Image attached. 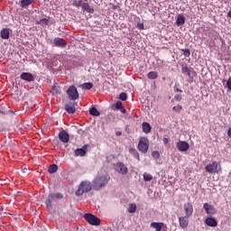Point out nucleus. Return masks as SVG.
<instances>
[{
    "label": "nucleus",
    "instance_id": "obj_1",
    "mask_svg": "<svg viewBox=\"0 0 231 231\" xmlns=\"http://www.w3.org/2000/svg\"><path fill=\"white\" fill-rule=\"evenodd\" d=\"M109 181V176L107 174L97 175L93 180V187L96 190L104 189Z\"/></svg>",
    "mask_w": 231,
    "mask_h": 231
},
{
    "label": "nucleus",
    "instance_id": "obj_2",
    "mask_svg": "<svg viewBox=\"0 0 231 231\" xmlns=\"http://www.w3.org/2000/svg\"><path fill=\"white\" fill-rule=\"evenodd\" d=\"M92 187L91 182L82 181L76 191V196H83L85 192H89Z\"/></svg>",
    "mask_w": 231,
    "mask_h": 231
},
{
    "label": "nucleus",
    "instance_id": "obj_3",
    "mask_svg": "<svg viewBox=\"0 0 231 231\" xmlns=\"http://www.w3.org/2000/svg\"><path fill=\"white\" fill-rule=\"evenodd\" d=\"M63 196L60 193H51L48 196L46 207L47 208H51V206L53 205V201H57V199H62Z\"/></svg>",
    "mask_w": 231,
    "mask_h": 231
},
{
    "label": "nucleus",
    "instance_id": "obj_4",
    "mask_svg": "<svg viewBox=\"0 0 231 231\" xmlns=\"http://www.w3.org/2000/svg\"><path fill=\"white\" fill-rule=\"evenodd\" d=\"M84 219H86L87 222L93 226H98V225H100V218L95 217L93 214H85Z\"/></svg>",
    "mask_w": 231,
    "mask_h": 231
},
{
    "label": "nucleus",
    "instance_id": "obj_5",
    "mask_svg": "<svg viewBox=\"0 0 231 231\" xmlns=\"http://www.w3.org/2000/svg\"><path fill=\"white\" fill-rule=\"evenodd\" d=\"M138 150L143 153L147 152V151H149V139L146 137H141L138 143Z\"/></svg>",
    "mask_w": 231,
    "mask_h": 231
},
{
    "label": "nucleus",
    "instance_id": "obj_6",
    "mask_svg": "<svg viewBox=\"0 0 231 231\" xmlns=\"http://www.w3.org/2000/svg\"><path fill=\"white\" fill-rule=\"evenodd\" d=\"M67 95H68L69 100H78L79 90L77 89V87L70 86L67 90Z\"/></svg>",
    "mask_w": 231,
    "mask_h": 231
},
{
    "label": "nucleus",
    "instance_id": "obj_7",
    "mask_svg": "<svg viewBox=\"0 0 231 231\" xmlns=\"http://www.w3.org/2000/svg\"><path fill=\"white\" fill-rule=\"evenodd\" d=\"M115 171H116V172H118L119 174H123V175H125L127 174V172H129V170L127 169L125 164H124L123 162L116 163Z\"/></svg>",
    "mask_w": 231,
    "mask_h": 231
},
{
    "label": "nucleus",
    "instance_id": "obj_8",
    "mask_svg": "<svg viewBox=\"0 0 231 231\" xmlns=\"http://www.w3.org/2000/svg\"><path fill=\"white\" fill-rule=\"evenodd\" d=\"M176 147H177L178 151H180V152H187V151H189V149H190V145L189 144V143H187L185 141H179L176 143Z\"/></svg>",
    "mask_w": 231,
    "mask_h": 231
},
{
    "label": "nucleus",
    "instance_id": "obj_9",
    "mask_svg": "<svg viewBox=\"0 0 231 231\" xmlns=\"http://www.w3.org/2000/svg\"><path fill=\"white\" fill-rule=\"evenodd\" d=\"M181 71L183 75H186L187 77H189V79H194V76L196 75V72L192 68H189L186 66H182Z\"/></svg>",
    "mask_w": 231,
    "mask_h": 231
},
{
    "label": "nucleus",
    "instance_id": "obj_10",
    "mask_svg": "<svg viewBox=\"0 0 231 231\" xmlns=\"http://www.w3.org/2000/svg\"><path fill=\"white\" fill-rule=\"evenodd\" d=\"M203 208L206 214H208V216H214V214H216V208H214V206H212L211 204L204 203Z\"/></svg>",
    "mask_w": 231,
    "mask_h": 231
},
{
    "label": "nucleus",
    "instance_id": "obj_11",
    "mask_svg": "<svg viewBox=\"0 0 231 231\" xmlns=\"http://www.w3.org/2000/svg\"><path fill=\"white\" fill-rule=\"evenodd\" d=\"M206 171L209 174H216L217 172V162H213L211 164L207 165Z\"/></svg>",
    "mask_w": 231,
    "mask_h": 231
},
{
    "label": "nucleus",
    "instance_id": "obj_12",
    "mask_svg": "<svg viewBox=\"0 0 231 231\" xmlns=\"http://www.w3.org/2000/svg\"><path fill=\"white\" fill-rule=\"evenodd\" d=\"M20 79H22V80H26L27 82H33V80H35V76L29 72H23L21 74Z\"/></svg>",
    "mask_w": 231,
    "mask_h": 231
},
{
    "label": "nucleus",
    "instance_id": "obj_13",
    "mask_svg": "<svg viewBox=\"0 0 231 231\" xmlns=\"http://www.w3.org/2000/svg\"><path fill=\"white\" fill-rule=\"evenodd\" d=\"M59 138L62 143H68L69 142V134L66 131H61L59 134Z\"/></svg>",
    "mask_w": 231,
    "mask_h": 231
},
{
    "label": "nucleus",
    "instance_id": "obj_14",
    "mask_svg": "<svg viewBox=\"0 0 231 231\" xmlns=\"http://www.w3.org/2000/svg\"><path fill=\"white\" fill-rule=\"evenodd\" d=\"M184 211L186 216H188V217H190V216H192L193 212H194V208L192 207V204L187 202L184 204Z\"/></svg>",
    "mask_w": 231,
    "mask_h": 231
},
{
    "label": "nucleus",
    "instance_id": "obj_15",
    "mask_svg": "<svg viewBox=\"0 0 231 231\" xmlns=\"http://www.w3.org/2000/svg\"><path fill=\"white\" fill-rule=\"evenodd\" d=\"M190 217L185 216V217H179V223H180V226L182 228H187V226H189V218Z\"/></svg>",
    "mask_w": 231,
    "mask_h": 231
},
{
    "label": "nucleus",
    "instance_id": "obj_16",
    "mask_svg": "<svg viewBox=\"0 0 231 231\" xmlns=\"http://www.w3.org/2000/svg\"><path fill=\"white\" fill-rule=\"evenodd\" d=\"M10 33H12V30L10 28H4L0 32V37L5 40L10 39Z\"/></svg>",
    "mask_w": 231,
    "mask_h": 231
},
{
    "label": "nucleus",
    "instance_id": "obj_17",
    "mask_svg": "<svg viewBox=\"0 0 231 231\" xmlns=\"http://www.w3.org/2000/svg\"><path fill=\"white\" fill-rule=\"evenodd\" d=\"M53 42H54V46H57L58 48H66V45H67L64 39L60 37L55 38Z\"/></svg>",
    "mask_w": 231,
    "mask_h": 231
},
{
    "label": "nucleus",
    "instance_id": "obj_18",
    "mask_svg": "<svg viewBox=\"0 0 231 231\" xmlns=\"http://www.w3.org/2000/svg\"><path fill=\"white\" fill-rule=\"evenodd\" d=\"M205 223L208 226H211V227L217 226V220H216V218L212 217H207L205 220Z\"/></svg>",
    "mask_w": 231,
    "mask_h": 231
},
{
    "label": "nucleus",
    "instance_id": "obj_19",
    "mask_svg": "<svg viewBox=\"0 0 231 231\" xmlns=\"http://www.w3.org/2000/svg\"><path fill=\"white\" fill-rule=\"evenodd\" d=\"M83 12H87V14H95V9L89 5L88 3H84L81 7Z\"/></svg>",
    "mask_w": 231,
    "mask_h": 231
},
{
    "label": "nucleus",
    "instance_id": "obj_20",
    "mask_svg": "<svg viewBox=\"0 0 231 231\" xmlns=\"http://www.w3.org/2000/svg\"><path fill=\"white\" fill-rule=\"evenodd\" d=\"M88 149V145H84L83 148H78L75 151V156H86V150Z\"/></svg>",
    "mask_w": 231,
    "mask_h": 231
},
{
    "label": "nucleus",
    "instance_id": "obj_21",
    "mask_svg": "<svg viewBox=\"0 0 231 231\" xmlns=\"http://www.w3.org/2000/svg\"><path fill=\"white\" fill-rule=\"evenodd\" d=\"M35 3V0H21L20 5L22 8H28L30 5H33Z\"/></svg>",
    "mask_w": 231,
    "mask_h": 231
},
{
    "label": "nucleus",
    "instance_id": "obj_22",
    "mask_svg": "<svg viewBox=\"0 0 231 231\" xmlns=\"http://www.w3.org/2000/svg\"><path fill=\"white\" fill-rule=\"evenodd\" d=\"M152 228H155V231H162V228H163V223L162 222H152L151 224Z\"/></svg>",
    "mask_w": 231,
    "mask_h": 231
},
{
    "label": "nucleus",
    "instance_id": "obj_23",
    "mask_svg": "<svg viewBox=\"0 0 231 231\" xmlns=\"http://www.w3.org/2000/svg\"><path fill=\"white\" fill-rule=\"evenodd\" d=\"M142 129L143 133H145V134H149V133H151V125H149V123L143 122L142 124Z\"/></svg>",
    "mask_w": 231,
    "mask_h": 231
},
{
    "label": "nucleus",
    "instance_id": "obj_24",
    "mask_svg": "<svg viewBox=\"0 0 231 231\" xmlns=\"http://www.w3.org/2000/svg\"><path fill=\"white\" fill-rule=\"evenodd\" d=\"M176 24L177 26H183V24H185V17L181 14H179L177 16Z\"/></svg>",
    "mask_w": 231,
    "mask_h": 231
},
{
    "label": "nucleus",
    "instance_id": "obj_25",
    "mask_svg": "<svg viewBox=\"0 0 231 231\" xmlns=\"http://www.w3.org/2000/svg\"><path fill=\"white\" fill-rule=\"evenodd\" d=\"M65 111H67V113H69V115H74L75 111H77L75 109V106H70V105H65Z\"/></svg>",
    "mask_w": 231,
    "mask_h": 231
},
{
    "label": "nucleus",
    "instance_id": "obj_26",
    "mask_svg": "<svg viewBox=\"0 0 231 231\" xmlns=\"http://www.w3.org/2000/svg\"><path fill=\"white\" fill-rule=\"evenodd\" d=\"M89 115L92 116H100V112L97 109V107L93 106L89 109Z\"/></svg>",
    "mask_w": 231,
    "mask_h": 231
},
{
    "label": "nucleus",
    "instance_id": "obj_27",
    "mask_svg": "<svg viewBox=\"0 0 231 231\" xmlns=\"http://www.w3.org/2000/svg\"><path fill=\"white\" fill-rule=\"evenodd\" d=\"M57 171H59V166H57V164H51L48 169L50 174H54Z\"/></svg>",
    "mask_w": 231,
    "mask_h": 231
},
{
    "label": "nucleus",
    "instance_id": "obj_28",
    "mask_svg": "<svg viewBox=\"0 0 231 231\" xmlns=\"http://www.w3.org/2000/svg\"><path fill=\"white\" fill-rule=\"evenodd\" d=\"M148 79H150V80H155V79H158V72H156V71H150L148 73Z\"/></svg>",
    "mask_w": 231,
    "mask_h": 231
},
{
    "label": "nucleus",
    "instance_id": "obj_29",
    "mask_svg": "<svg viewBox=\"0 0 231 231\" xmlns=\"http://www.w3.org/2000/svg\"><path fill=\"white\" fill-rule=\"evenodd\" d=\"M128 212H129V214H134V212H136V204H134V203L129 204Z\"/></svg>",
    "mask_w": 231,
    "mask_h": 231
},
{
    "label": "nucleus",
    "instance_id": "obj_30",
    "mask_svg": "<svg viewBox=\"0 0 231 231\" xmlns=\"http://www.w3.org/2000/svg\"><path fill=\"white\" fill-rule=\"evenodd\" d=\"M84 1L82 0H74L73 1V6H76V8H82V6L84 5Z\"/></svg>",
    "mask_w": 231,
    "mask_h": 231
},
{
    "label": "nucleus",
    "instance_id": "obj_31",
    "mask_svg": "<svg viewBox=\"0 0 231 231\" xmlns=\"http://www.w3.org/2000/svg\"><path fill=\"white\" fill-rule=\"evenodd\" d=\"M129 152H130V154H132L133 156H134L137 160H140V155L138 154V151H136V149H134V148H130V149H129Z\"/></svg>",
    "mask_w": 231,
    "mask_h": 231
},
{
    "label": "nucleus",
    "instance_id": "obj_32",
    "mask_svg": "<svg viewBox=\"0 0 231 231\" xmlns=\"http://www.w3.org/2000/svg\"><path fill=\"white\" fill-rule=\"evenodd\" d=\"M143 178L144 181H152V175H151V173L144 172Z\"/></svg>",
    "mask_w": 231,
    "mask_h": 231
},
{
    "label": "nucleus",
    "instance_id": "obj_33",
    "mask_svg": "<svg viewBox=\"0 0 231 231\" xmlns=\"http://www.w3.org/2000/svg\"><path fill=\"white\" fill-rule=\"evenodd\" d=\"M82 89H91L93 88V83L86 82L81 85Z\"/></svg>",
    "mask_w": 231,
    "mask_h": 231
},
{
    "label": "nucleus",
    "instance_id": "obj_34",
    "mask_svg": "<svg viewBox=\"0 0 231 231\" xmlns=\"http://www.w3.org/2000/svg\"><path fill=\"white\" fill-rule=\"evenodd\" d=\"M181 51H183L184 57H190V50L189 49H181Z\"/></svg>",
    "mask_w": 231,
    "mask_h": 231
},
{
    "label": "nucleus",
    "instance_id": "obj_35",
    "mask_svg": "<svg viewBox=\"0 0 231 231\" xmlns=\"http://www.w3.org/2000/svg\"><path fill=\"white\" fill-rule=\"evenodd\" d=\"M50 23V20L48 18H42L38 22V24H48Z\"/></svg>",
    "mask_w": 231,
    "mask_h": 231
},
{
    "label": "nucleus",
    "instance_id": "obj_36",
    "mask_svg": "<svg viewBox=\"0 0 231 231\" xmlns=\"http://www.w3.org/2000/svg\"><path fill=\"white\" fill-rule=\"evenodd\" d=\"M119 98H120V100H122L123 102H125V100H127V94H125V93H121L120 95H119Z\"/></svg>",
    "mask_w": 231,
    "mask_h": 231
},
{
    "label": "nucleus",
    "instance_id": "obj_37",
    "mask_svg": "<svg viewBox=\"0 0 231 231\" xmlns=\"http://www.w3.org/2000/svg\"><path fill=\"white\" fill-rule=\"evenodd\" d=\"M181 109H183V107H181L180 105L172 107V111H175L176 113H180Z\"/></svg>",
    "mask_w": 231,
    "mask_h": 231
},
{
    "label": "nucleus",
    "instance_id": "obj_38",
    "mask_svg": "<svg viewBox=\"0 0 231 231\" xmlns=\"http://www.w3.org/2000/svg\"><path fill=\"white\" fill-rule=\"evenodd\" d=\"M152 156L155 159L158 160V158H160V152H152Z\"/></svg>",
    "mask_w": 231,
    "mask_h": 231
},
{
    "label": "nucleus",
    "instance_id": "obj_39",
    "mask_svg": "<svg viewBox=\"0 0 231 231\" xmlns=\"http://www.w3.org/2000/svg\"><path fill=\"white\" fill-rule=\"evenodd\" d=\"M124 107V105H122V102L118 101L116 104V108L121 110Z\"/></svg>",
    "mask_w": 231,
    "mask_h": 231
},
{
    "label": "nucleus",
    "instance_id": "obj_40",
    "mask_svg": "<svg viewBox=\"0 0 231 231\" xmlns=\"http://www.w3.org/2000/svg\"><path fill=\"white\" fill-rule=\"evenodd\" d=\"M174 100H176L177 102H181V95L180 94L175 95Z\"/></svg>",
    "mask_w": 231,
    "mask_h": 231
},
{
    "label": "nucleus",
    "instance_id": "obj_41",
    "mask_svg": "<svg viewBox=\"0 0 231 231\" xmlns=\"http://www.w3.org/2000/svg\"><path fill=\"white\" fill-rule=\"evenodd\" d=\"M226 87H227V89L231 91V78H229L228 80L226 81Z\"/></svg>",
    "mask_w": 231,
    "mask_h": 231
},
{
    "label": "nucleus",
    "instance_id": "obj_42",
    "mask_svg": "<svg viewBox=\"0 0 231 231\" xmlns=\"http://www.w3.org/2000/svg\"><path fill=\"white\" fill-rule=\"evenodd\" d=\"M137 28H138V30H143V23H137Z\"/></svg>",
    "mask_w": 231,
    "mask_h": 231
},
{
    "label": "nucleus",
    "instance_id": "obj_43",
    "mask_svg": "<svg viewBox=\"0 0 231 231\" xmlns=\"http://www.w3.org/2000/svg\"><path fill=\"white\" fill-rule=\"evenodd\" d=\"M174 91H176L177 93H183V90L178 88L177 87H174Z\"/></svg>",
    "mask_w": 231,
    "mask_h": 231
},
{
    "label": "nucleus",
    "instance_id": "obj_44",
    "mask_svg": "<svg viewBox=\"0 0 231 231\" xmlns=\"http://www.w3.org/2000/svg\"><path fill=\"white\" fill-rule=\"evenodd\" d=\"M119 111H121V113H123V115H125V113H127V110H125V108L124 106L121 109H119Z\"/></svg>",
    "mask_w": 231,
    "mask_h": 231
},
{
    "label": "nucleus",
    "instance_id": "obj_45",
    "mask_svg": "<svg viewBox=\"0 0 231 231\" xmlns=\"http://www.w3.org/2000/svg\"><path fill=\"white\" fill-rule=\"evenodd\" d=\"M162 142L165 145H167V143H169V139L168 138H163Z\"/></svg>",
    "mask_w": 231,
    "mask_h": 231
},
{
    "label": "nucleus",
    "instance_id": "obj_46",
    "mask_svg": "<svg viewBox=\"0 0 231 231\" xmlns=\"http://www.w3.org/2000/svg\"><path fill=\"white\" fill-rule=\"evenodd\" d=\"M227 136H229V138H231V127L227 130Z\"/></svg>",
    "mask_w": 231,
    "mask_h": 231
},
{
    "label": "nucleus",
    "instance_id": "obj_47",
    "mask_svg": "<svg viewBox=\"0 0 231 231\" xmlns=\"http://www.w3.org/2000/svg\"><path fill=\"white\" fill-rule=\"evenodd\" d=\"M116 136H122V132H116Z\"/></svg>",
    "mask_w": 231,
    "mask_h": 231
},
{
    "label": "nucleus",
    "instance_id": "obj_48",
    "mask_svg": "<svg viewBox=\"0 0 231 231\" xmlns=\"http://www.w3.org/2000/svg\"><path fill=\"white\" fill-rule=\"evenodd\" d=\"M227 17L231 19V10L227 13Z\"/></svg>",
    "mask_w": 231,
    "mask_h": 231
}]
</instances>
